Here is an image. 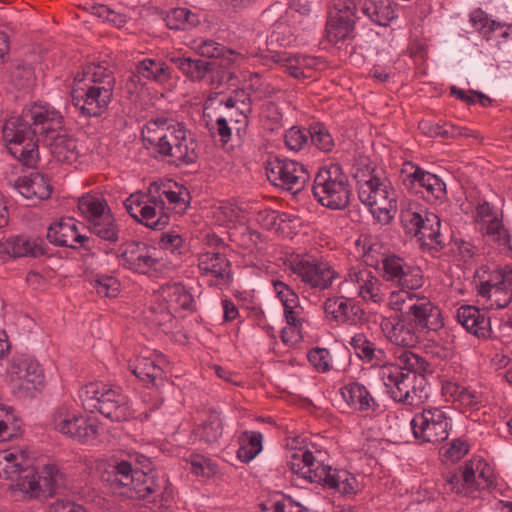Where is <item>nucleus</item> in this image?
<instances>
[{"label": "nucleus", "mask_w": 512, "mask_h": 512, "mask_svg": "<svg viewBox=\"0 0 512 512\" xmlns=\"http://www.w3.org/2000/svg\"><path fill=\"white\" fill-rule=\"evenodd\" d=\"M113 91L110 86L101 88L96 85H90L82 95H73L74 105L80 109L81 113L88 117L100 116L108 107L112 99Z\"/></svg>", "instance_id": "21"}, {"label": "nucleus", "mask_w": 512, "mask_h": 512, "mask_svg": "<svg viewBox=\"0 0 512 512\" xmlns=\"http://www.w3.org/2000/svg\"><path fill=\"white\" fill-rule=\"evenodd\" d=\"M146 319L150 324L164 329L172 322L173 314L168 305L155 304L147 310Z\"/></svg>", "instance_id": "56"}, {"label": "nucleus", "mask_w": 512, "mask_h": 512, "mask_svg": "<svg viewBox=\"0 0 512 512\" xmlns=\"http://www.w3.org/2000/svg\"><path fill=\"white\" fill-rule=\"evenodd\" d=\"M289 269L305 286L318 291L329 289L339 278L329 262L304 254L292 256Z\"/></svg>", "instance_id": "6"}, {"label": "nucleus", "mask_w": 512, "mask_h": 512, "mask_svg": "<svg viewBox=\"0 0 512 512\" xmlns=\"http://www.w3.org/2000/svg\"><path fill=\"white\" fill-rule=\"evenodd\" d=\"M322 457L320 451L314 453L309 449H300L292 454L288 465L290 470L299 478L308 483L322 485L325 488L333 469L324 463Z\"/></svg>", "instance_id": "10"}, {"label": "nucleus", "mask_w": 512, "mask_h": 512, "mask_svg": "<svg viewBox=\"0 0 512 512\" xmlns=\"http://www.w3.org/2000/svg\"><path fill=\"white\" fill-rule=\"evenodd\" d=\"M356 485V478L347 470L333 469L325 488L335 489L342 494H351L356 491Z\"/></svg>", "instance_id": "53"}, {"label": "nucleus", "mask_w": 512, "mask_h": 512, "mask_svg": "<svg viewBox=\"0 0 512 512\" xmlns=\"http://www.w3.org/2000/svg\"><path fill=\"white\" fill-rule=\"evenodd\" d=\"M308 361L318 372L330 370V351L326 348L315 347L309 350Z\"/></svg>", "instance_id": "63"}, {"label": "nucleus", "mask_w": 512, "mask_h": 512, "mask_svg": "<svg viewBox=\"0 0 512 512\" xmlns=\"http://www.w3.org/2000/svg\"><path fill=\"white\" fill-rule=\"evenodd\" d=\"M457 321L470 333L478 338L491 337L490 318L485 312L474 306H461L457 310Z\"/></svg>", "instance_id": "25"}, {"label": "nucleus", "mask_w": 512, "mask_h": 512, "mask_svg": "<svg viewBox=\"0 0 512 512\" xmlns=\"http://www.w3.org/2000/svg\"><path fill=\"white\" fill-rule=\"evenodd\" d=\"M195 49L198 54L203 57L223 58V60L227 61L228 63L235 62L236 58L241 56L240 54L235 53L233 50L227 49L224 45L211 39L201 41L195 46Z\"/></svg>", "instance_id": "49"}, {"label": "nucleus", "mask_w": 512, "mask_h": 512, "mask_svg": "<svg viewBox=\"0 0 512 512\" xmlns=\"http://www.w3.org/2000/svg\"><path fill=\"white\" fill-rule=\"evenodd\" d=\"M411 300L404 314L420 332L438 331L444 326L441 309L428 297L418 294Z\"/></svg>", "instance_id": "15"}, {"label": "nucleus", "mask_w": 512, "mask_h": 512, "mask_svg": "<svg viewBox=\"0 0 512 512\" xmlns=\"http://www.w3.org/2000/svg\"><path fill=\"white\" fill-rule=\"evenodd\" d=\"M272 284L274 291L282 302L284 308H299V297L287 284L280 280H273Z\"/></svg>", "instance_id": "62"}, {"label": "nucleus", "mask_w": 512, "mask_h": 512, "mask_svg": "<svg viewBox=\"0 0 512 512\" xmlns=\"http://www.w3.org/2000/svg\"><path fill=\"white\" fill-rule=\"evenodd\" d=\"M223 433V423L220 414L211 410L205 422L196 429V434L205 443H215Z\"/></svg>", "instance_id": "48"}, {"label": "nucleus", "mask_w": 512, "mask_h": 512, "mask_svg": "<svg viewBox=\"0 0 512 512\" xmlns=\"http://www.w3.org/2000/svg\"><path fill=\"white\" fill-rule=\"evenodd\" d=\"M132 109L129 110L127 114V120L125 122L126 126H131L133 124H137L138 126H142L141 128H147L149 124H153L155 126H166V128H183L181 124L174 118L172 113L169 112H161L158 114H150L142 109H134V114H131Z\"/></svg>", "instance_id": "36"}, {"label": "nucleus", "mask_w": 512, "mask_h": 512, "mask_svg": "<svg viewBox=\"0 0 512 512\" xmlns=\"http://www.w3.org/2000/svg\"><path fill=\"white\" fill-rule=\"evenodd\" d=\"M198 268L204 277L210 278V285H222L229 281L230 261L219 252H206L198 257Z\"/></svg>", "instance_id": "22"}, {"label": "nucleus", "mask_w": 512, "mask_h": 512, "mask_svg": "<svg viewBox=\"0 0 512 512\" xmlns=\"http://www.w3.org/2000/svg\"><path fill=\"white\" fill-rule=\"evenodd\" d=\"M312 192L322 206L332 210L345 209L351 196L348 175L339 163L326 164L316 173Z\"/></svg>", "instance_id": "3"}, {"label": "nucleus", "mask_w": 512, "mask_h": 512, "mask_svg": "<svg viewBox=\"0 0 512 512\" xmlns=\"http://www.w3.org/2000/svg\"><path fill=\"white\" fill-rule=\"evenodd\" d=\"M263 436L257 431H243L239 436L237 457L244 463L250 462L262 451Z\"/></svg>", "instance_id": "44"}, {"label": "nucleus", "mask_w": 512, "mask_h": 512, "mask_svg": "<svg viewBox=\"0 0 512 512\" xmlns=\"http://www.w3.org/2000/svg\"><path fill=\"white\" fill-rule=\"evenodd\" d=\"M64 118L54 107L48 104H33L26 106L18 116H11L2 128H31L43 126L45 128H62Z\"/></svg>", "instance_id": "12"}, {"label": "nucleus", "mask_w": 512, "mask_h": 512, "mask_svg": "<svg viewBox=\"0 0 512 512\" xmlns=\"http://www.w3.org/2000/svg\"><path fill=\"white\" fill-rule=\"evenodd\" d=\"M415 439L421 443L438 444L449 436L450 418L440 408L429 407L416 413L411 420Z\"/></svg>", "instance_id": "7"}, {"label": "nucleus", "mask_w": 512, "mask_h": 512, "mask_svg": "<svg viewBox=\"0 0 512 512\" xmlns=\"http://www.w3.org/2000/svg\"><path fill=\"white\" fill-rule=\"evenodd\" d=\"M470 23L479 33L488 36L495 31L500 24L490 20L488 15L481 9H476L470 14Z\"/></svg>", "instance_id": "61"}, {"label": "nucleus", "mask_w": 512, "mask_h": 512, "mask_svg": "<svg viewBox=\"0 0 512 512\" xmlns=\"http://www.w3.org/2000/svg\"><path fill=\"white\" fill-rule=\"evenodd\" d=\"M120 251L121 265L135 273L147 274L156 270L159 264L157 248L144 242H126L121 246Z\"/></svg>", "instance_id": "14"}, {"label": "nucleus", "mask_w": 512, "mask_h": 512, "mask_svg": "<svg viewBox=\"0 0 512 512\" xmlns=\"http://www.w3.org/2000/svg\"><path fill=\"white\" fill-rule=\"evenodd\" d=\"M96 409L112 421L120 422L130 416L128 398L119 387L103 389Z\"/></svg>", "instance_id": "23"}, {"label": "nucleus", "mask_w": 512, "mask_h": 512, "mask_svg": "<svg viewBox=\"0 0 512 512\" xmlns=\"http://www.w3.org/2000/svg\"><path fill=\"white\" fill-rule=\"evenodd\" d=\"M128 369L145 383L158 387L164 381L163 369L152 358L137 357L128 364Z\"/></svg>", "instance_id": "34"}, {"label": "nucleus", "mask_w": 512, "mask_h": 512, "mask_svg": "<svg viewBox=\"0 0 512 512\" xmlns=\"http://www.w3.org/2000/svg\"><path fill=\"white\" fill-rule=\"evenodd\" d=\"M10 385L15 393L29 396L44 383L40 364L29 358L13 359L9 368Z\"/></svg>", "instance_id": "11"}, {"label": "nucleus", "mask_w": 512, "mask_h": 512, "mask_svg": "<svg viewBox=\"0 0 512 512\" xmlns=\"http://www.w3.org/2000/svg\"><path fill=\"white\" fill-rule=\"evenodd\" d=\"M10 80L17 89L31 88L35 80L33 67L20 62L14 63L10 69Z\"/></svg>", "instance_id": "54"}, {"label": "nucleus", "mask_w": 512, "mask_h": 512, "mask_svg": "<svg viewBox=\"0 0 512 512\" xmlns=\"http://www.w3.org/2000/svg\"><path fill=\"white\" fill-rule=\"evenodd\" d=\"M0 477L15 482L16 487L26 493L40 488V477L36 476L27 453L22 449L0 451Z\"/></svg>", "instance_id": "5"}, {"label": "nucleus", "mask_w": 512, "mask_h": 512, "mask_svg": "<svg viewBox=\"0 0 512 512\" xmlns=\"http://www.w3.org/2000/svg\"><path fill=\"white\" fill-rule=\"evenodd\" d=\"M349 343L363 362L373 363L378 366L386 365V352L382 348H378L363 333L355 334Z\"/></svg>", "instance_id": "33"}, {"label": "nucleus", "mask_w": 512, "mask_h": 512, "mask_svg": "<svg viewBox=\"0 0 512 512\" xmlns=\"http://www.w3.org/2000/svg\"><path fill=\"white\" fill-rule=\"evenodd\" d=\"M166 24L172 30H189L200 23L199 16L187 8H174L166 16Z\"/></svg>", "instance_id": "47"}, {"label": "nucleus", "mask_w": 512, "mask_h": 512, "mask_svg": "<svg viewBox=\"0 0 512 512\" xmlns=\"http://www.w3.org/2000/svg\"><path fill=\"white\" fill-rule=\"evenodd\" d=\"M203 121L206 128H212L214 125L218 128H229L226 126V115L223 114L221 99L208 97L204 104Z\"/></svg>", "instance_id": "51"}, {"label": "nucleus", "mask_w": 512, "mask_h": 512, "mask_svg": "<svg viewBox=\"0 0 512 512\" xmlns=\"http://www.w3.org/2000/svg\"><path fill=\"white\" fill-rule=\"evenodd\" d=\"M165 203L163 199L156 196H147L145 204L139 210L140 217L137 222L154 230H162L168 224L170 217L164 212Z\"/></svg>", "instance_id": "29"}, {"label": "nucleus", "mask_w": 512, "mask_h": 512, "mask_svg": "<svg viewBox=\"0 0 512 512\" xmlns=\"http://www.w3.org/2000/svg\"><path fill=\"white\" fill-rule=\"evenodd\" d=\"M46 141L52 154L59 160H68L69 154L76 150V141L67 133L60 134L59 130H44Z\"/></svg>", "instance_id": "43"}, {"label": "nucleus", "mask_w": 512, "mask_h": 512, "mask_svg": "<svg viewBox=\"0 0 512 512\" xmlns=\"http://www.w3.org/2000/svg\"><path fill=\"white\" fill-rule=\"evenodd\" d=\"M395 367H399L400 371L407 370L415 376H424L426 373H432L430 364L419 354L410 350V348H402L394 352Z\"/></svg>", "instance_id": "37"}, {"label": "nucleus", "mask_w": 512, "mask_h": 512, "mask_svg": "<svg viewBox=\"0 0 512 512\" xmlns=\"http://www.w3.org/2000/svg\"><path fill=\"white\" fill-rule=\"evenodd\" d=\"M170 77L169 67L166 63L147 58L137 64L136 74H133L126 82V88L130 90V84L135 83L136 79L140 80V78H144L163 83L169 80Z\"/></svg>", "instance_id": "32"}, {"label": "nucleus", "mask_w": 512, "mask_h": 512, "mask_svg": "<svg viewBox=\"0 0 512 512\" xmlns=\"http://www.w3.org/2000/svg\"><path fill=\"white\" fill-rule=\"evenodd\" d=\"M45 253L44 242L41 239L17 235L0 240V256L4 262L21 257L36 258Z\"/></svg>", "instance_id": "20"}, {"label": "nucleus", "mask_w": 512, "mask_h": 512, "mask_svg": "<svg viewBox=\"0 0 512 512\" xmlns=\"http://www.w3.org/2000/svg\"><path fill=\"white\" fill-rule=\"evenodd\" d=\"M78 208L88 223L110 212L106 200L99 195L87 194L82 196L78 201Z\"/></svg>", "instance_id": "46"}, {"label": "nucleus", "mask_w": 512, "mask_h": 512, "mask_svg": "<svg viewBox=\"0 0 512 512\" xmlns=\"http://www.w3.org/2000/svg\"><path fill=\"white\" fill-rule=\"evenodd\" d=\"M90 232L111 244H115L120 238V227L111 212L106 215L91 221L88 226Z\"/></svg>", "instance_id": "42"}, {"label": "nucleus", "mask_w": 512, "mask_h": 512, "mask_svg": "<svg viewBox=\"0 0 512 512\" xmlns=\"http://www.w3.org/2000/svg\"><path fill=\"white\" fill-rule=\"evenodd\" d=\"M261 512H309V510L290 499H283L278 501H267L262 504Z\"/></svg>", "instance_id": "64"}, {"label": "nucleus", "mask_w": 512, "mask_h": 512, "mask_svg": "<svg viewBox=\"0 0 512 512\" xmlns=\"http://www.w3.org/2000/svg\"><path fill=\"white\" fill-rule=\"evenodd\" d=\"M268 180L276 187L288 191H299L309 179L304 165L294 160L270 157L266 163Z\"/></svg>", "instance_id": "9"}, {"label": "nucleus", "mask_w": 512, "mask_h": 512, "mask_svg": "<svg viewBox=\"0 0 512 512\" xmlns=\"http://www.w3.org/2000/svg\"><path fill=\"white\" fill-rule=\"evenodd\" d=\"M424 282L425 278L421 268L406 263L404 269L400 271L392 283L404 289H420Z\"/></svg>", "instance_id": "52"}, {"label": "nucleus", "mask_w": 512, "mask_h": 512, "mask_svg": "<svg viewBox=\"0 0 512 512\" xmlns=\"http://www.w3.org/2000/svg\"><path fill=\"white\" fill-rule=\"evenodd\" d=\"M380 375L387 393L397 402L406 405H418L424 397H427L423 388L414 386L415 375L404 373L393 364L383 365Z\"/></svg>", "instance_id": "8"}, {"label": "nucleus", "mask_w": 512, "mask_h": 512, "mask_svg": "<svg viewBox=\"0 0 512 512\" xmlns=\"http://www.w3.org/2000/svg\"><path fill=\"white\" fill-rule=\"evenodd\" d=\"M423 221L424 223L414 237L417 238L421 249L427 250L434 256L446 246L445 240L440 233L441 222L436 214L429 212H425Z\"/></svg>", "instance_id": "24"}, {"label": "nucleus", "mask_w": 512, "mask_h": 512, "mask_svg": "<svg viewBox=\"0 0 512 512\" xmlns=\"http://www.w3.org/2000/svg\"><path fill=\"white\" fill-rule=\"evenodd\" d=\"M482 230L485 231V235L491 237L492 240L497 242L500 246L511 249L509 246L510 236L502 224V221L497 217L489 219V221L485 223V227H482Z\"/></svg>", "instance_id": "57"}, {"label": "nucleus", "mask_w": 512, "mask_h": 512, "mask_svg": "<svg viewBox=\"0 0 512 512\" xmlns=\"http://www.w3.org/2000/svg\"><path fill=\"white\" fill-rule=\"evenodd\" d=\"M54 430L80 443L96 439L99 427L95 421L83 416L73 404L58 406L51 415Z\"/></svg>", "instance_id": "4"}, {"label": "nucleus", "mask_w": 512, "mask_h": 512, "mask_svg": "<svg viewBox=\"0 0 512 512\" xmlns=\"http://www.w3.org/2000/svg\"><path fill=\"white\" fill-rule=\"evenodd\" d=\"M170 61L191 80H201L213 69L211 62L202 59L171 57Z\"/></svg>", "instance_id": "45"}, {"label": "nucleus", "mask_w": 512, "mask_h": 512, "mask_svg": "<svg viewBox=\"0 0 512 512\" xmlns=\"http://www.w3.org/2000/svg\"><path fill=\"white\" fill-rule=\"evenodd\" d=\"M75 81H89L92 85H96L102 89L110 86V91L114 90L115 85L112 72L109 71L108 68L94 63L84 67L83 72L75 76Z\"/></svg>", "instance_id": "41"}, {"label": "nucleus", "mask_w": 512, "mask_h": 512, "mask_svg": "<svg viewBox=\"0 0 512 512\" xmlns=\"http://www.w3.org/2000/svg\"><path fill=\"white\" fill-rule=\"evenodd\" d=\"M359 4L361 12L380 26H387L396 17L391 0H360Z\"/></svg>", "instance_id": "35"}, {"label": "nucleus", "mask_w": 512, "mask_h": 512, "mask_svg": "<svg viewBox=\"0 0 512 512\" xmlns=\"http://www.w3.org/2000/svg\"><path fill=\"white\" fill-rule=\"evenodd\" d=\"M13 186L26 199L36 201L50 198L53 189L48 176L38 172L19 178Z\"/></svg>", "instance_id": "26"}, {"label": "nucleus", "mask_w": 512, "mask_h": 512, "mask_svg": "<svg viewBox=\"0 0 512 512\" xmlns=\"http://www.w3.org/2000/svg\"><path fill=\"white\" fill-rule=\"evenodd\" d=\"M97 294L103 297H116L119 292V281L108 275L97 277L91 282Z\"/></svg>", "instance_id": "60"}, {"label": "nucleus", "mask_w": 512, "mask_h": 512, "mask_svg": "<svg viewBox=\"0 0 512 512\" xmlns=\"http://www.w3.org/2000/svg\"><path fill=\"white\" fill-rule=\"evenodd\" d=\"M334 10L330 12V16H335L337 19L349 20L355 24L357 19L358 4L356 0H334Z\"/></svg>", "instance_id": "59"}, {"label": "nucleus", "mask_w": 512, "mask_h": 512, "mask_svg": "<svg viewBox=\"0 0 512 512\" xmlns=\"http://www.w3.org/2000/svg\"><path fill=\"white\" fill-rule=\"evenodd\" d=\"M352 176L357 183L359 200L379 219L381 215L385 221L392 219L391 212L397 209L396 192L387 179L376 175L372 161L360 156L353 165Z\"/></svg>", "instance_id": "2"}, {"label": "nucleus", "mask_w": 512, "mask_h": 512, "mask_svg": "<svg viewBox=\"0 0 512 512\" xmlns=\"http://www.w3.org/2000/svg\"><path fill=\"white\" fill-rule=\"evenodd\" d=\"M106 385L98 382H91L82 386L78 392L79 398L82 402V406L86 410L92 411L98 406L101 393L103 389H106Z\"/></svg>", "instance_id": "55"}, {"label": "nucleus", "mask_w": 512, "mask_h": 512, "mask_svg": "<svg viewBox=\"0 0 512 512\" xmlns=\"http://www.w3.org/2000/svg\"><path fill=\"white\" fill-rule=\"evenodd\" d=\"M144 147L153 154L169 157L171 144L176 140L174 133L164 134L163 130H141Z\"/></svg>", "instance_id": "40"}, {"label": "nucleus", "mask_w": 512, "mask_h": 512, "mask_svg": "<svg viewBox=\"0 0 512 512\" xmlns=\"http://www.w3.org/2000/svg\"><path fill=\"white\" fill-rule=\"evenodd\" d=\"M375 246L376 245H370L364 250V261L367 265L375 268H379V265L381 264L383 278L386 281L393 282L400 271L404 269V265L407 262L396 254H382L380 259H375L373 254L376 251Z\"/></svg>", "instance_id": "30"}, {"label": "nucleus", "mask_w": 512, "mask_h": 512, "mask_svg": "<svg viewBox=\"0 0 512 512\" xmlns=\"http://www.w3.org/2000/svg\"><path fill=\"white\" fill-rule=\"evenodd\" d=\"M46 238L56 246L90 249L89 237L79 232L77 221L74 218H61L58 222L52 223L48 228Z\"/></svg>", "instance_id": "18"}, {"label": "nucleus", "mask_w": 512, "mask_h": 512, "mask_svg": "<svg viewBox=\"0 0 512 512\" xmlns=\"http://www.w3.org/2000/svg\"><path fill=\"white\" fill-rule=\"evenodd\" d=\"M424 183V197L428 200L443 199L446 195V184L435 174L424 175L422 178Z\"/></svg>", "instance_id": "58"}, {"label": "nucleus", "mask_w": 512, "mask_h": 512, "mask_svg": "<svg viewBox=\"0 0 512 512\" xmlns=\"http://www.w3.org/2000/svg\"><path fill=\"white\" fill-rule=\"evenodd\" d=\"M381 329L386 339L401 349L413 348L420 341V331L404 312L384 319L381 323Z\"/></svg>", "instance_id": "16"}, {"label": "nucleus", "mask_w": 512, "mask_h": 512, "mask_svg": "<svg viewBox=\"0 0 512 512\" xmlns=\"http://www.w3.org/2000/svg\"><path fill=\"white\" fill-rule=\"evenodd\" d=\"M354 25L349 20L337 19V17L329 15L326 23L327 40L333 44L346 40L353 33Z\"/></svg>", "instance_id": "50"}, {"label": "nucleus", "mask_w": 512, "mask_h": 512, "mask_svg": "<svg viewBox=\"0 0 512 512\" xmlns=\"http://www.w3.org/2000/svg\"><path fill=\"white\" fill-rule=\"evenodd\" d=\"M162 296L169 308L174 311L180 309L193 310V296L181 283H173L163 286Z\"/></svg>", "instance_id": "39"}, {"label": "nucleus", "mask_w": 512, "mask_h": 512, "mask_svg": "<svg viewBox=\"0 0 512 512\" xmlns=\"http://www.w3.org/2000/svg\"><path fill=\"white\" fill-rule=\"evenodd\" d=\"M3 139L10 154L23 165L31 167L36 163L38 151L34 140L35 130H2Z\"/></svg>", "instance_id": "17"}, {"label": "nucleus", "mask_w": 512, "mask_h": 512, "mask_svg": "<svg viewBox=\"0 0 512 512\" xmlns=\"http://www.w3.org/2000/svg\"><path fill=\"white\" fill-rule=\"evenodd\" d=\"M324 318L336 326H355L365 319L364 310L354 298L331 296L323 303Z\"/></svg>", "instance_id": "13"}, {"label": "nucleus", "mask_w": 512, "mask_h": 512, "mask_svg": "<svg viewBox=\"0 0 512 512\" xmlns=\"http://www.w3.org/2000/svg\"><path fill=\"white\" fill-rule=\"evenodd\" d=\"M442 394L453 402H458L461 406L468 408H477L481 403V396L476 391L453 381L443 382Z\"/></svg>", "instance_id": "38"}, {"label": "nucleus", "mask_w": 512, "mask_h": 512, "mask_svg": "<svg viewBox=\"0 0 512 512\" xmlns=\"http://www.w3.org/2000/svg\"><path fill=\"white\" fill-rule=\"evenodd\" d=\"M346 403L360 412L375 411L378 404L366 387L359 382H350L340 389Z\"/></svg>", "instance_id": "31"}, {"label": "nucleus", "mask_w": 512, "mask_h": 512, "mask_svg": "<svg viewBox=\"0 0 512 512\" xmlns=\"http://www.w3.org/2000/svg\"><path fill=\"white\" fill-rule=\"evenodd\" d=\"M274 61L296 79L311 78L317 65V59L308 55L277 54Z\"/></svg>", "instance_id": "27"}, {"label": "nucleus", "mask_w": 512, "mask_h": 512, "mask_svg": "<svg viewBox=\"0 0 512 512\" xmlns=\"http://www.w3.org/2000/svg\"><path fill=\"white\" fill-rule=\"evenodd\" d=\"M353 283L357 286L358 296L364 301L380 303L383 301L382 283L377 276L367 268H351L340 288L346 290V286Z\"/></svg>", "instance_id": "19"}, {"label": "nucleus", "mask_w": 512, "mask_h": 512, "mask_svg": "<svg viewBox=\"0 0 512 512\" xmlns=\"http://www.w3.org/2000/svg\"><path fill=\"white\" fill-rule=\"evenodd\" d=\"M174 132L176 140L171 144L170 161L177 166L195 163L198 159L197 142L186 136V130H174Z\"/></svg>", "instance_id": "28"}, {"label": "nucleus", "mask_w": 512, "mask_h": 512, "mask_svg": "<svg viewBox=\"0 0 512 512\" xmlns=\"http://www.w3.org/2000/svg\"><path fill=\"white\" fill-rule=\"evenodd\" d=\"M103 474L112 488H125L133 499L146 500L158 507H167L173 501V486L166 474L155 470L144 472L134 469L128 461L117 462Z\"/></svg>", "instance_id": "1"}]
</instances>
